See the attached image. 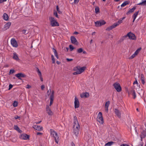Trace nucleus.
I'll use <instances>...</instances> for the list:
<instances>
[{
	"label": "nucleus",
	"mask_w": 146,
	"mask_h": 146,
	"mask_svg": "<svg viewBox=\"0 0 146 146\" xmlns=\"http://www.w3.org/2000/svg\"><path fill=\"white\" fill-rule=\"evenodd\" d=\"M73 133L77 136L79 132L80 126L78 121L77 117L76 116L74 117Z\"/></svg>",
	"instance_id": "f257e3e1"
},
{
	"label": "nucleus",
	"mask_w": 146,
	"mask_h": 146,
	"mask_svg": "<svg viewBox=\"0 0 146 146\" xmlns=\"http://www.w3.org/2000/svg\"><path fill=\"white\" fill-rule=\"evenodd\" d=\"M50 131L51 135L54 137L55 140V142L57 144H58L59 142V137L58 133L52 129H50Z\"/></svg>",
	"instance_id": "f03ea898"
},
{
	"label": "nucleus",
	"mask_w": 146,
	"mask_h": 146,
	"mask_svg": "<svg viewBox=\"0 0 146 146\" xmlns=\"http://www.w3.org/2000/svg\"><path fill=\"white\" fill-rule=\"evenodd\" d=\"M86 67H83L80 68H78V67H76L74 68V70L76 71V72L73 73V75H76L81 74L84 71Z\"/></svg>",
	"instance_id": "7ed1b4c3"
},
{
	"label": "nucleus",
	"mask_w": 146,
	"mask_h": 146,
	"mask_svg": "<svg viewBox=\"0 0 146 146\" xmlns=\"http://www.w3.org/2000/svg\"><path fill=\"white\" fill-rule=\"evenodd\" d=\"M49 19L50 21V25L52 27L58 26L59 24L55 20L54 18L52 17H50Z\"/></svg>",
	"instance_id": "20e7f679"
},
{
	"label": "nucleus",
	"mask_w": 146,
	"mask_h": 146,
	"mask_svg": "<svg viewBox=\"0 0 146 146\" xmlns=\"http://www.w3.org/2000/svg\"><path fill=\"white\" fill-rule=\"evenodd\" d=\"M127 37H128L130 39L135 40L136 39V37L135 35L132 33L131 32H129L128 33L127 35L123 36V39Z\"/></svg>",
	"instance_id": "39448f33"
},
{
	"label": "nucleus",
	"mask_w": 146,
	"mask_h": 146,
	"mask_svg": "<svg viewBox=\"0 0 146 146\" xmlns=\"http://www.w3.org/2000/svg\"><path fill=\"white\" fill-rule=\"evenodd\" d=\"M113 86L117 92H119L121 91V88L119 83L116 82L113 84Z\"/></svg>",
	"instance_id": "423d86ee"
},
{
	"label": "nucleus",
	"mask_w": 146,
	"mask_h": 146,
	"mask_svg": "<svg viewBox=\"0 0 146 146\" xmlns=\"http://www.w3.org/2000/svg\"><path fill=\"white\" fill-rule=\"evenodd\" d=\"M97 120L100 124H103L104 123V120L101 112H100L98 113L97 116Z\"/></svg>",
	"instance_id": "0eeeda50"
},
{
	"label": "nucleus",
	"mask_w": 146,
	"mask_h": 146,
	"mask_svg": "<svg viewBox=\"0 0 146 146\" xmlns=\"http://www.w3.org/2000/svg\"><path fill=\"white\" fill-rule=\"evenodd\" d=\"M106 23V22L104 20H100L97 21L95 22V25L96 27H100Z\"/></svg>",
	"instance_id": "6e6552de"
},
{
	"label": "nucleus",
	"mask_w": 146,
	"mask_h": 146,
	"mask_svg": "<svg viewBox=\"0 0 146 146\" xmlns=\"http://www.w3.org/2000/svg\"><path fill=\"white\" fill-rule=\"evenodd\" d=\"M11 44L12 45L15 47H17L18 46L17 42L15 39L12 38L11 40Z\"/></svg>",
	"instance_id": "1a4fd4ad"
},
{
	"label": "nucleus",
	"mask_w": 146,
	"mask_h": 146,
	"mask_svg": "<svg viewBox=\"0 0 146 146\" xmlns=\"http://www.w3.org/2000/svg\"><path fill=\"white\" fill-rule=\"evenodd\" d=\"M80 106V103L79 102L77 98L76 97L75 98L74 101V107L75 108H78Z\"/></svg>",
	"instance_id": "9d476101"
},
{
	"label": "nucleus",
	"mask_w": 146,
	"mask_h": 146,
	"mask_svg": "<svg viewBox=\"0 0 146 146\" xmlns=\"http://www.w3.org/2000/svg\"><path fill=\"white\" fill-rule=\"evenodd\" d=\"M15 76L18 78L20 80L21 79V78H24L26 77V75L25 74L22 73H18L15 74Z\"/></svg>",
	"instance_id": "9b49d317"
},
{
	"label": "nucleus",
	"mask_w": 146,
	"mask_h": 146,
	"mask_svg": "<svg viewBox=\"0 0 146 146\" xmlns=\"http://www.w3.org/2000/svg\"><path fill=\"white\" fill-rule=\"evenodd\" d=\"M46 111L49 115H53V113L52 111H51L48 105H47L46 106Z\"/></svg>",
	"instance_id": "f8f14e48"
},
{
	"label": "nucleus",
	"mask_w": 146,
	"mask_h": 146,
	"mask_svg": "<svg viewBox=\"0 0 146 146\" xmlns=\"http://www.w3.org/2000/svg\"><path fill=\"white\" fill-rule=\"evenodd\" d=\"M71 42L72 43L77 44L78 42L76 38L73 36H72L70 37Z\"/></svg>",
	"instance_id": "ddd939ff"
},
{
	"label": "nucleus",
	"mask_w": 146,
	"mask_h": 146,
	"mask_svg": "<svg viewBox=\"0 0 146 146\" xmlns=\"http://www.w3.org/2000/svg\"><path fill=\"white\" fill-rule=\"evenodd\" d=\"M29 136L26 134H24L21 135L20 138L24 140H27L29 138Z\"/></svg>",
	"instance_id": "4468645a"
},
{
	"label": "nucleus",
	"mask_w": 146,
	"mask_h": 146,
	"mask_svg": "<svg viewBox=\"0 0 146 146\" xmlns=\"http://www.w3.org/2000/svg\"><path fill=\"white\" fill-rule=\"evenodd\" d=\"M33 127L35 129L38 131H40L42 130L43 128L42 127L38 125H33Z\"/></svg>",
	"instance_id": "2eb2a0df"
},
{
	"label": "nucleus",
	"mask_w": 146,
	"mask_h": 146,
	"mask_svg": "<svg viewBox=\"0 0 146 146\" xmlns=\"http://www.w3.org/2000/svg\"><path fill=\"white\" fill-rule=\"evenodd\" d=\"M114 112L116 115L119 118L121 117V113L120 111L118 109H115L114 110Z\"/></svg>",
	"instance_id": "dca6fc26"
},
{
	"label": "nucleus",
	"mask_w": 146,
	"mask_h": 146,
	"mask_svg": "<svg viewBox=\"0 0 146 146\" xmlns=\"http://www.w3.org/2000/svg\"><path fill=\"white\" fill-rule=\"evenodd\" d=\"M146 136V131L143 130L141 133L140 137L141 139L145 138Z\"/></svg>",
	"instance_id": "f3484780"
},
{
	"label": "nucleus",
	"mask_w": 146,
	"mask_h": 146,
	"mask_svg": "<svg viewBox=\"0 0 146 146\" xmlns=\"http://www.w3.org/2000/svg\"><path fill=\"white\" fill-rule=\"evenodd\" d=\"M11 25V23L9 22L5 25L4 26L3 28L5 30H6L9 28Z\"/></svg>",
	"instance_id": "a211bd4d"
},
{
	"label": "nucleus",
	"mask_w": 146,
	"mask_h": 146,
	"mask_svg": "<svg viewBox=\"0 0 146 146\" xmlns=\"http://www.w3.org/2000/svg\"><path fill=\"white\" fill-rule=\"evenodd\" d=\"M89 94L87 92L83 93L80 95V96L82 98L84 97L87 98L89 96Z\"/></svg>",
	"instance_id": "6ab92c4d"
},
{
	"label": "nucleus",
	"mask_w": 146,
	"mask_h": 146,
	"mask_svg": "<svg viewBox=\"0 0 146 146\" xmlns=\"http://www.w3.org/2000/svg\"><path fill=\"white\" fill-rule=\"evenodd\" d=\"M13 54V58L17 61L19 60V59L17 53L16 52H14Z\"/></svg>",
	"instance_id": "aec40b11"
},
{
	"label": "nucleus",
	"mask_w": 146,
	"mask_h": 146,
	"mask_svg": "<svg viewBox=\"0 0 146 146\" xmlns=\"http://www.w3.org/2000/svg\"><path fill=\"white\" fill-rule=\"evenodd\" d=\"M136 7H133L131 9H130L129 10L127 13V15H129L130 13L133 12L134 11Z\"/></svg>",
	"instance_id": "412c9836"
},
{
	"label": "nucleus",
	"mask_w": 146,
	"mask_h": 146,
	"mask_svg": "<svg viewBox=\"0 0 146 146\" xmlns=\"http://www.w3.org/2000/svg\"><path fill=\"white\" fill-rule=\"evenodd\" d=\"M14 129L18 131L20 133H21L22 132V131L19 128L18 126L17 125H15L14 126Z\"/></svg>",
	"instance_id": "4be33fe9"
},
{
	"label": "nucleus",
	"mask_w": 146,
	"mask_h": 146,
	"mask_svg": "<svg viewBox=\"0 0 146 146\" xmlns=\"http://www.w3.org/2000/svg\"><path fill=\"white\" fill-rule=\"evenodd\" d=\"M139 13V11L135 12L133 15V22H134Z\"/></svg>",
	"instance_id": "5701e85b"
},
{
	"label": "nucleus",
	"mask_w": 146,
	"mask_h": 146,
	"mask_svg": "<svg viewBox=\"0 0 146 146\" xmlns=\"http://www.w3.org/2000/svg\"><path fill=\"white\" fill-rule=\"evenodd\" d=\"M3 17L5 21H7L8 20L9 17L7 14L6 13H5L3 15Z\"/></svg>",
	"instance_id": "b1692460"
},
{
	"label": "nucleus",
	"mask_w": 146,
	"mask_h": 146,
	"mask_svg": "<svg viewBox=\"0 0 146 146\" xmlns=\"http://www.w3.org/2000/svg\"><path fill=\"white\" fill-rule=\"evenodd\" d=\"M129 3V1H126L123 2L121 5V7H123L128 4Z\"/></svg>",
	"instance_id": "393cba45"
},
{
	"label": "nucleus",
	"mask_w": 146,
	"mask_h": 146,
	"mask_svg": "<svg viewBox=\"0 0 146 146\" xmlns=\"http://www.w3.org/2000/svg\"><path fill=\"white\" fill-rule=\"evenodd\" d=\"M138 5H146V0H142V2L137 4Z\"/></svg>",
	"instance_id": "a878e982"
},
{
	"label": "nucleus",
	"mask_w": 146,
	"mask_h": 146,
	"mask_svg": "<svg viewBox=\"0 0 146 146\" xmlns=\"http://www.w3.org/2000/svg\"><path fill=\"white\" fill-rule=\"evenodd\" d=\"M141 80L142 81V84H144L145 83L144 81V75L143 74H141Z\"/></svg>",
	"instance_id": "bb28decb"
},
{
	"label": "nucleus",
	"mask_w": 146,
	"mask_h": 146,
	"mask_svg": "<svg viewBox=\"0 0 146 146\" xmlns=\"http://www.w3.org/2000/svg\"><path fill=\"white\" fill-rule=\"evenodd\" d=\"M114 143L112 141L109 142L105 144V146H110L113 145Z\"/></svg>",
	"instance_id": "cd10ccee"
},
{
	"label": "nucleus",
	"mask_w": 146,
	"mask_h": 146,
	"mask_svg": "<svg viewBox=\"0 0 146 146\" xmlns=\"http://www.w3.org/2000/svg\"><path fill=\"white\" fill-rule=\"evenodd\" d=\"M50 104H49V106H50L52 105V104L53 102L54 98L50 97Z\"/></svg>",
	"instance_id": "c85d7f7f"
},
{
	"label": "nucleus",
	"mask_w": 146,
	"mask_h": 146,
	"mask_svg": "<svg viewBox=\"0 0 146 146\" xmlns=\"http://www.w3.org/2000/svg\"><path fill=\"white\" fill-rule=\"evenodd\" d=\"M110 101H108L107 102H106L105 104V107L108 108L109 106L110 105Z\"/></svg>",
	"instance_id": "c756f323"
},
{
	"label": "nucleus",
	"mask_w": 146,
	"mask_h": 146,
	"mask_svg": "<svg viewBox=\"0 0 146 146\" xmlns=\"http://www.w3.org/2000/svg\"><path fill=\"white\" fill-rule=\"evenodd\" d=\"M132 91L133 92L132 95L133 96V98L134 99H135L136 98V97L135 91L134 90H132Z\"/></svg>",
	"instance_id": "7c9ffc66"
},
{
	"label": "nucleus",
	"mask_w": 146,
	"mask_h": 146,
	"mask_svg": "<svg viewBox=\"0 0 146 146\" xmlns=\"http://www.w3.org/2000/svg\"><path fill=\"white\" fill-rule=\"evenodd\" d=\"M100 9L98 7H96L95 8V12L96 13L99 12Z\"/></svg>",
	"instance_id": "2f4dec72"
},
{
	"label": "nucleus",
	"mask_w": 146,
	"mask_h": 146,
	"mask_svg": "<svg viewBox=\"0 0 146 146\" xmlns=\"http://www.w3.org/2000/svg\"><path fill=\"white\" fill-rule=\"evenodd\" d=\"M22 32L23 33L25 34V35H27L29 33V32L27 31L26 30L23 29L22 30Z\"/></svg>",
	"instance_id": "473e14b6"
},
{
	"label": "nucleus",
	"mask_w": 146,
	"mask_h": 146,
	"mask_svg": "<svg viewBox=\"0 0 146 146\" xmlns=\"http://www.w3.org/2000/svg\"><path fill=\"white\" fill-rule=\"evenodd\" d=\"M119 25L117 23V22L115 23H114L113 25H111L112 27H113V28H114L115 27H116L117 26H118Z\"/></svg>",
	"instance_id": "72a5a7b5"
},
{
	"label": "nucleus",
	"mask_w": 146,
	"mask_h": 146,
	"mask_svg": "<svg viewBox=\"0 0 146 146\" xmlns=\"http://www.w3.org/2000/svg\"><path fill=\"white\" fill-rule=\"evenodd\" d=\"M56 10H57V11L58 12V13L59 14H62V12L61 11H60L58 6V5L56 6Z\"/></svg>",
	"instance_id": "f704fd0d"
},
{
	"label": "nucleus",
	"mask_w": 146,
	"mask_h": 146,
	"mask_svg": "<svg viewBox=\"0 0 146 146\" xmlns=\"http://www.w3.org/2000/svg\"><path fill=\"white\" fill-rule=\"evenodd\" d=\"M113 29V27H112V26H111L107 28L106 30L107 31H110L112 30Z\"/></svg>",
	"instance_id": "c9c22d12"
},
{
	"label": "nucleus",
	"mask_w": 146,
	"mask_h": 146,
	"mask_svg": "<svg viewBox=\"0 0 146 146\" xmlns=\"http://www.w3.org/2000/svg\"><path fill=\"white\" fill-rule=\"evenodd\" d=\"M83 49L82 48H80L78 49L77 50V51L78 53H80L83 51Z\"/></svg>",
	"instance_id": "e433bc0d"
},
{
	"label": "nucleus",
	"mask_w": 146,
	"mask_h": 146,
	"mask_svg": "<svg viewBox=\"0 0 146 146\" xmlns=\"http://www.w3.org/2000/svg\"><path fill=\"white\" fill-rule=\"evenodd\" d=\"M137 55V54H135V52L130 57H129V59H132L133 58Z\"/></svg>",
	"instance_id": "4c0bfd02"
},
{
	"label": "nucleus",
	"mask_w": 146,
	"mask_h": 146,
	"mask_svg": "<svg viewBox=\"0 0 146 146\" xmlns=\"http://www.w3.org/2000/svg\"><path fill=\"white\" fill-rule=\"evenodd\" d=\"M18 103L17 102L15 101L13 104V106L14 107H16L18 106Z\"/></svg>",
	"instance_id": "58836bf2"
},
{
	"label": "nucleus",
	"mask_w": 146,
	"mask_h": 146,
	"mask_svg": "<svg viewBox=\"0 0 146 146\" xmlns=\"http://www.w3.org/2000/svg\"><path fill=\"white\" fill-rule=\"evenodd\" d=\"M51 58L52 61V63L53 64H54L55 63V58H54V57L53 55H51Z\"/></svg>",
	"instance_id": "ea45409f"
},
{
	"label": "nucleus",
	"mask_w": 146,
	"mask_h": 146,
	"mask_svg": "<svg viewBox=\"0 0 146 146\" xmlns=\"http://www.w3.org/2000/svg\"><path fill=\"white\" fill-rule=\"evenodd\" d=\"M141 48H139L137 50H136L135 52V54H138L139 53V51L141 50Z\"/></svg>",
	"instance_id": "a19ab883"
},
{
	"label": "nucleus",
	"mask_w": 146,
	"mask_h": 146,
	"mask_svg": "<svg viewBox=\"0 0 146 146\" xmlns=\"http://www.w3.org/2000/svg\"><path fill=\"white\" fill-rule=\"evenodd\" d=\"M36 71H37V72H38V75L39 76H41V75H42L41 72L39 70V69H38V68H37Z\"/></svg>",
	"instance_id": "79ce46f5"
},
{
	"label": "nucleus",
	"mask_w": 146,
	"mask_h": 146,
	"mask_svg": "<svg viewBox=\"0 0 146 146\" xmlns=\"http://www.w3.org/2000/svg\"><path fill=\"white\" fill-rule=\"evenodd\" d=\"M69 48L70 49V51H72L74 49V47L73 46L71 45H69Z\"/></svg>",
	"instance_id": "37998d69"
},
{
	"label": "nucleus",
	"mask_w": 146,
	"mask_h": 146,
	"mask_svg": "<svg viewBox=\"0 0 146 146\" xmlns=\"http://www.w3.org/2000/svg\"><path fill=\"white\" fill-rule=\"evenodd\" d=\"M15 72L14 70L11 69L9 71V74L13 73Z\"/></svg>",
	"instance_id": "c03bdc74"
},
{
	"label": "nucleus",
	"mask_w": 146,
	"mask_h": 146,
	"mask_svg": "<svg viewBox=\"0 0 146 146\" xmlns=\"http://www.w3.org/2000/svg\"><path fill=\"white\" fill-rule=\"evenodd\" d=\"M54 91H52V92L51 94L50 95V98H54Z\"/></svg>",
	"instance_id": "a18cd8bd"
},
{
	"label": "nucleus",
	"mask_w": 146,
	"mask_h": 146,
	"mask_svg": "<svg viewBox=\"0 0 146 146\" xmlns=\"http://www.w3.org/2000/svg\"><path fill=\"white\" fill-rule=\"evenodd\" d=\"M54 15L57 18H58V14H57V12L56 11H54Z\"/></svg>",
	"instance_id": "49530a36"
},
{
	"label": "nucleus",
	"mask_w": 146,
	"mask_h": 146,
	"mask_svg": "<svg viewBox=\"0 0 146 146\" xmlns=\"http://www.w3.org/2000/svg\"><path fill=\"white\" fill-rule=\"evenodd\" d=\"M123 22V21L121 19H120L119 21L117 22V23L119 25V24L122 23Z\"/></svg>",
	"instance_id": "de8ad7c7"
},
{
	"label": "nucleus",
	"mask_w": 146,
	"mask_h": 146,
	"mask_svg": "<svg viewBox=\"0 0 146 146\" xmlns=\"http://www.w3.org/2000/svg\"><path fill=\"white\" fill-rule=\"evenodd\" d=\"M54 53V54L55 56L58 59V53H57V52H56V53Z\"/></svg>",
	"instance_id": "09e8293b"
},
{
	"label": "nucleus",
	"mask_w": 146,
	"mask_h": 146,
	"mask_svg": "<svg viewBox=\"0 0 146 146\" xmlns=\"http://www.w3.org/2000/svg\"><path fill=\"white\" fill-rule=\"evenodd\" d=\"M66 60L68 62H70V61H72L73 60V59H69V58H66Z\"/></svg>",
	"instance_id": "8fccbe9b"
},
{
	"label": "nucleus",
	"mask_w": 146,
	"mask_h": 146,
	"mask_svg": "<svg viewBox=\"0 0 146 146\" xmlns=\"http://www.w3.org/2000/svg\"><path fill=\"white\" fill-rule=\"evenodd\" d=\"M79 1V0H74V4H77L78 3Z\"/></svg>",
	"instance_id": "3c124183"
},
{
	"label": "nucleus",
	"mask_w": 146,
	"mask_h": 146,
	"mask_svg": "<svg viewBox=\"0 0 146 146\" xmlns=\"http://www.w3.org/2000/svg\"><path fill=\"white\" fill-rule=\"evenodd\" d=\"M13 85L12 84H9V90H10L13 87Z\"/></svg>",
	"instance_id": "603ef678"
},
{
	"label": "nucleus",
	"mask_w": 146,
	"mask_h": 146,
	"mask_svg": "<svg viewBox=\"0 0 146 146\" xmlns=\"http://www.w3.org/2000/svg\"><path fill=\"white\" fill-rule=\"evenodd\" d=\"M50 92L51 90L50 89L49 90H48L47 92V94L48 95H49L50 94Z\"/></svg>",
	"instance_id": "864d4df0"
},
{
	"label": "nucleus",
	"mask_w": 146,
	"mask_h": 146,
	"mask_svg": "<svg viewBox=\"0 0 146 146\" xmlns=\"http://www.w3.org/2000/svg\"><path fill=\"white\" fill-rule=\"evenodd\" d=\"M120 146H129V145H128L125 144H123L121 145Z\"/></svg>",
	"instance_id": "5fc2aeb1"
},
{
	"label": "nucleus",
	"mask_w": 146,
	"mask_h": 146,
	"mask_svg": "<svg viewBox=\"0 0 146 146\" xmlns=\"http://www.w3.org/2000/svg\"><path fill=\"white\" fill-rule=\"evenodd\" d=\"M31 86L29 84H27V86L26 87V88H31Z\"/></svg>",
	"instance_id": "6e6d98bb"
},
{
	"label": "nucleus",
	"mask_w": 146,
	"mask_h": 146,
	"mask_svg": "<svg viewBox=\"0 0 146 146\" xmlns=\"http://www.w3.org/2000/svg\"><path fill=\"white\" fill-rule=\"evenodd\" d=\"M105 108L106 111V112H108V107H105Z\"/></svg>",
	"instance_id": "4d7b16f0"
},
{
	"label": "nucleus",
	"mask_w": 146,
	"mask_h": 146,
	"mask_svg": "<svg viewBox=\"0 0 146 146\" xmlns=\"http://www.w3.org/2000/svg\"><path fill=\"white\" fill-rule=\"evenodd\" d=\"M7 0H0V3H2L3 2L6 1Z\"/></svg>",
	"instance_id": "13d9d810"
},
{
	"label": "nucleus",
	"mask_w": 146,
	"mask_h": 146,
	"mask_svg": "<svg viewBox=\"0 0 146 146\" xmlns=\"http://www.w3.org/2000/svg\"><path fill=\"white\" fill-rule=\"evenodd\" d=\"M45 87L43 85H42L41 86V88L42 90H43L44 88Z\"/></svg>",
	"instance_id": "bf43d9fd"
},
{
	"label": "nucleus",
	"mask_w": 146,
	"mask_h": 146,
	"mask_svg": "<svg viewBox=\"0 0 146 146\" xmlns=\"http://www.w3.org/2000/svg\"><path fill=\"white\" fill-rule=\"evenodd\" d=\"M19 118H20V117L18 116L17 115H16V116H15V119H18Z\"/></svg>",
	"instance_id": "052dcab7"
},
{
	"label": "nucleus",
	"mask_w": 146,
	"mask_h": 146,
	"mask_svg": "<svg viewBox=\"0 0 146 146\" xmlns=\"http://www.w3.org/2000/svg\"><path fill=\"white\" fill-rule=\"evenodd\" d=\"M40 76V77L41 81L42 82L43 81V78H42V75H41V76Z\"/></svg>",
	"instance_id": "680f3d73"
},
{
	"label": "nucleus",
	"mask_w": 146,
	"mask_h": 146,
	"mask_svg": "<svg viewBox=\"0 0 146 146\" xmlns=\"http://www.w3.org/2000/svg\"><path fill=\"white\" fill-rule=\"evenodd\" d=\"M135 132L136 133V134H137V135H138V133L137 132V129H136V127H135Z\"/></svg>",
	"instance_id": "e2e57ef3"
},
{
	"label": "nucleus",
	"mask_w": 146,
	"mask_h": 146,
	"mask_svg": "<svg viewBox=\"0 0 146 146\" xmlns=\"http://www.w3.org/2000/svg\"><path fill=\"white\" fill-rule=\"evenodd\" d=\"M53 51L54 53H56V52H57L56 50L54 48H53Z\"/></svg>",
	"instance_id": "0e129e2a"
},
{
	"label": "nucleus",
	"mask_w": 146,
	"mask_h": 146,
	"mask_svg": "<svg viewBox=\"0 0 146 146\" xmlns=\"http://www.w3.org/2000/svg\"><path fill=\"white\" fill-rule=\"evenodd\" d=\"M71 146H75L74 143L73 142L71 143Z\"/></svg>",
	"instance_id": "69168bd1"
},
{
	"label": "nucleus",
	"mask_w": 146,
	"mask_h": 146,
	"mask_svg": "<svg viewBox=\"0 0 146 146\" xmlns=\"http://www.w3.org/2000/svg\"><path fill=\"white\" fill-rule=\"evenodd\" d=\"M138 84V82H137V80H136L133 83V84Z\"/></svg>",
	"instance_id": "338daca9"
},
{
	"label": "nucleus",
	"mask_w": 146,
	"mask_h": 146,
	"mask_svg": "<svg viewBox=\"0 0 146 146\" xmlns=\"http://www.w3.org/2000/svg\"><path fill=\"white\" fill-rule=\"evenodd\" d=\"M42 134V133H40V132H38L37 133V135H41V134Z\"/></svg>",
	"instance_id": "774afa93"
}]
</instances>
